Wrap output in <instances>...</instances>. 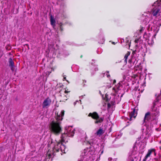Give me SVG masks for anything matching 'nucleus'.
Here are the masks:
<instances>
[{"label":"nucleus","instance_id":"obj_1","mask_svg":"<svg viewBox=\"0 0 161 161\" xmlns=\"http://www.w3.org/2000/svg\"><path fill=\"white\" fill-rule=\"evenodd\" d=\"M74 129L71 126H68L65 127V132L61 136V140L55 144L53 150L51 151L49 150L48 151L47 153L48 158H50L52 157L53 156L55 155L54 153L55 152L60 151L62 153H65L66 147L63 144L62 142H67L68 137H72L74 135Z\"/></svg>","mask_w":161,"mask_h":161},{"label":"nucleus","instance_id":"obj_2","mask_svg":"<svg viewBox=\"0 0 161 161\" xmlns=\"http://www.w3.org/2000/svg\"><path fill=\"white\" fill-rule=\"evenodd\" d=\"M64 113V110H62L59 115L58 114L56 118V120L53 121L50 124L49 128L50 131L56 135L59 134L62 131L61 121L63 119Z\"/></svg>","mask_w":161,"mask_h":161},{"label":"nucleus","instance_id":"obj_3","mask_svg":"<svg viewBox=\"0 0 161 161\" xmlns=\"http://www.w3.org/2000/svg\"><path fill=\"white\" fill-rule=\"evenodd\" d=\"M131 80L130 78L128 75H124L122 80L120 81L115 88L113 87V90L115 93H112V95L114 96V99H117V94H120V91L128 89L129 86V82Z\"/></svg>","mask_w":161,"mask_h":161},{"label":"nucleus","instance_id":"obj_4","mask_svg":"<svg viewBox=\"0 0 161 161\" xmlns=\"http://www.w3.org/2000/svg\"><path fill=\"white\" fill-rule=\"evenodd\" d=\"M85 149L82 152L80 155V159L79 161H99L100 156L98 158V156L92 155L90 152V150L88 148Z\"/></svg>","mask_w":161,"mask_h":161},{"label":"nucleus","instance_id":"obj_5","mask_svg":"<svg viewBox=\"0 0 161 161\" xmlns=\"http://www.w3.org/2000/svg\"><path fill=\"white\" fill-rule=\"evenodd\" d=\"M150 118V113L149 112L146 113L145 115L143 120H142V124L144 126L143 128H142V138L144 139H147L149 137L150 133H149L150 130L149 128H147L146 126L147 122L149 120Z\"/></svg>","mask_w":161,"mask_h":161},{"label":"nucleus","instance_id":"obj_6","mask_svg":"<svg viewBox=\"0 0 161 161\" xmlns=\"http://www.w3.org/2000/svg\"><path fill=\"white\" fill-rule=\"evenodd\" d=\"M161 96H158L153 103V105L151 108V115L154 117H158L159 115V108H161Z\"/></svg>","mask_w":161,"mask_h":161},{"label":"nucleus","instance_id":"obj_7","mask_svg":"<svg viewBox=\"0 0 161 161\" xmlns=\"http://www.w3.org/2000/svg\"><path fill=\"white\" fill-rule=\"evenodd\" d=\"M151 16L157 17L161 16V0H157L152 5L150 12Z\"/></svg>","mask_w":161,"mask_h":161},{"label":"nucleus","instance_id":"obj_8","mask_svg":"<svg viewBox=\"0 0 161 161\" xmlns=\"http://www.w3.org/2000/svg\"><path fill=\"white\" fill-rule=\"evenodd\" d=\"M159 22L154 21L151 24L148 25V28L152 31H153L155 33L158 32L159 30Z\"/></svg>","mask_w":161,"mask_h":161},{"label":"nucleus","instance_id":"obj_9","mask_svg":"<svg viewBox=\"0 0 161 161\" xmlns=\"http://www.w3.org/2000/svg\"><path fill=\"white\" fill-rule=\"evenodd\" d=\"M89 116L91 117L93 119H96L95 121V124L101 123L103 121L102 118H99L98 114L96 112L92 113H90L88 114Z\"/></svg>","mask_w":161,"mask_h":161},{"label":"nucleus","instance_id":"obj_10","mask_svg":"<svg viewBox=\"0 0 161 161\" xmlns=\"http://www.w3.org/2000/svg\"><path fill=\"white\" fill-rule=\"evenodd\" d=\"M137 156V152L135 150H133L131 153L128 158L127 161H134L135 159H136Z\"/></svg>","mask_w":161,"mask_h":161},{"label":"nucleus","instance_id":"obj_11","mask_svg":"<svg viewBox=\"0 0 161 161\" xmlns=\"http://www.w3.org/2000/svg\"><path fill=\"white\" fill-rule=\"evenodd\" d=\"M51 103V99L49 97L45 99L42 103L43 108H47L50 105Z\"/></svg>","mask_w":161,"mask_h":161},{"label":"nucleus","instance_id":"obj_12","mask_svg":"<svg viewBox=\"0 0 161 161\" xmlns=\"http://www.w3.org/2000/svg\"><path fill=\"white\" fill-rule=\"evenodd\" d=\"M123 94H122L120 95V97L118 94H117V99H114V96L112 95L111 97H110V99H111V101L113 103H118L121 100V97L123 96Z\"/></svg>","mask_w":161,"mask_h":161},{"label":"nucleus","instance_id":"obj_13","mask_svg":"<svg viewBox=\"0 0 161 161\" xmlns=\"http://www.w3.org/2000/svg\"><path fill=\"white\" fill-rule=\"evenodd\" d=\"M59 46L57 44H55L53 43L49 44L48 45L49 50L55 52L58 49Z\"/></svg>","mask_w":161,"mask_h":161},{"label":"nucleus","instance_id":"obj_14","mask_svg":"<svg viewBox=\"0 0 161 161\" xmlns=\"http://www.w3.org/2000/svg\"><path fill=\"white\" fill-rule=\"evenodd\" d=\"M136 115L137 113L136 112L135 109H134L131 112L129 113V117L128 118V119L130 121H131L135 119Z\"/></svg>","mask_w":161,"mask_h":161},{"label":"nucleus","instance_id":"obj_15","mask_svg":"<svg viewBox=\"0 0 161 161\" xmlns=\"http://www.w3.org/2000/svg\"><path fill=\"white\" fill-rule=\"evenodd\" d=\"M155 150L154 149L152 148L148 150L147 153L144 158L145 160L146 161L147 159L151 156V155L153 153H155Z\"/></svg>","mask_w":161,"mask_h":161},{"label":"nucleus","instance_id":"obj_16","mask_svg":"<svg viewBox=\"0 0 161 161\" xmlns=\"http://www.w3.org/2000/svg\"><path fill=\"white\" fill-rule=\"evenodd\" d=\"M145 29V28L143 27H141L140 29V30H137L135 33V36L136 37L137 35L139 36L141 34Z\"/></svg>","mask_w":161,"mask_h":161},{"label":"nucleus","instance_id":"obj_17","mask_svg":"<svg viewBox=\"0 0 161 161\" xmlns=\"http://www.w3.org/2000/svg\"><path fill=\"white\" fill-rule=\"evenodd\" d=\"M8 62L9 63V66L10 67L11 70L12 71H14V63L12 59L11 58H9Z\"/></svg>","mask_w":161,"mask_h":161},{"label":"nucleus","instance_id":"obj_18","mask_svg":"<svg viewBox=\"0 0 161 161\" xmlns=\"http://www.w3.org/2000/svg\"><path fill=\"white\" fill-rule=\"evenodd\" d=\"M104 132V131L102 129L100 128L95 134V135L100 136Z\"/></svg>","mask_w":161,"mask_h":161},{"label":"nucleus","instance_id":"obj_19","mask_svg":"<svg viewBox=\"0 0 161 161\" xmlns=\"http://www.w3.org/2000/svg\"><path fill=\"white\" fill-rule=\"evenodd\" d=\"M93 144L94 142H92V141L91 140L87 142L84 141L83 143V145L86 144L87 146L89 145V147L90 148H91V146H92L93 145Z\"/></svg>","mask_w":161,"mask_h":161},{"label":"nucleus","instance_id":"obj_20","mask_svg":"<svg viewBox=\"0 0 161 161\" xmlns=\"http://www.w3.org/2000/svg\"><path fill=\"white\" fill-rule=\"evenodd\" d=\"M101 75L103 77H105L106 76L108 78H109L110 77V75L109 74V72L108 71H107L106 72L102 73Z\"/></svg>","mask_w":161,"mask_h":161},{"label":"nucleus","instance_id":"obj_21","mask_svg":"<svg viewBox=\"0 0 161 161\" xmlns=\"http://www.w3.org/2000/svg\"><path fill=\"white\" fill-rule=\"evenodd\" d=\"M135 42L136 43L141 44L143 42L142 40L141 39L140 37L138 39H136L135 40Z\"/></svg>","mask_w":161,"mask_h":161},{"label":"nucleus","instance_id":"obj_22","mask_svg":"<svg viewBox=\"0 0 161 161\" xmlns=\"http://www.w3.org/2000/svg\"><path fill=\"white\" fill-rule=\"evenodd\" d=\"M130 53L128 52L127 53L125 54L124 57L125 61L126 63L127 60L129 56L130 55Z\"/></svg>","mask_w":161,"mask_h":161},{"label":"nucleus","instance_id":"obj_23","mask_svg":"<svg viewBox=\"0 0 161 161\" xmlns=\"http://www.w3.org/2000/svg\"><path fill=\"white\" fill-rule=\"evenodd\" d=\"M147 42H148V44L150 45H152L154 43L153 41L152 40V38H151V41L149 39Z\"/></svg>","mask_w":161,"mask_h":161},{"label":"nucleus","instance_id":"obj_24","mask_svg":"<svg viewBox=\"0 0 161 161\" xmlns=\"http://www.w3.org/2000/svg\"><path fill=\"white\" fill-rule=\"evenodd\" d=\"M55 21L54 19L51 18V25H53L55 24Z\"/></svg>","mask_w":161,"mask_h":161},{"label":"nucleus","instance_id":"obj_25","mask_svg":"<svg viewBox=\"0 0 161 161\" xmlns=\"http://www.w3.org/2000/svg\"><path fill=\"white\" fill-rule=\"evenodd\" d=\"M126 43L127 44H128L130 46L129 43H130V42L129 41V40H128V38H126L125 39Z\"/></svg>","mask_w":161,"mask_h":161},{"label":"nucleus","instance_id":"obj_26","mask_svg":"<svg viewBox=\"0 0 161 161\" xmlns=\"http://www.w3.org/2000/svg\"><path fill=\"white\" fill-rule=\"evenodd\" d=\"M108 95L107 94H106L105 95V97L107 98V100H109V98L108 97Z\"/></svg>","mask_w":161,"mask_h":161},{"label":"nucleus","instance_id":"obj_27","mask_svg":"<svg viewBox=\"0 0 161 161\" xmlns=\"http://www.w3.org/2000/svg\"><path fill=\"white\" fill-rule=\"evenodd\" d=\"M69 92V91H67V90H65V91L64 92H65V93H68V92Z\"/></svg>","mask_w":161,"mask_h":161},{"label":"nucleus","instance_id":"obj_28","mask_svg":"<svg viewBox=\"0 0 161 161\" xmlns=\"http://www.w3.org/2000/svg\"><path fill=\"white\" fill-rule=\"evenodd\" d=\"M98 70V69L96 67L95 68V71H97Z\"/></svg>","mask_w":161,"mask_h":161},{"label":"nucleus","instance_id":"obj_29","mask_svg":"<svg viewBox=\"0 0 161 161\" xmlns=\"http://www.w3.org/2000/svg\"><path fill=\"white\" fill-rule=\"evenodd\" d=\"M115 82H116V80H113V84H114L115 83Z\"/></svg>","mask_w":161,"mask_h":161},{"label":"nucleus","instance_id":"obj_30","mask_svg":"<svg viewBox=\"0 0 161 161\" xmlns=\"http://www.w3.org/2000/svg\"><path fill=\"white\" fill-rule=\"evenodd\" d=\"M103 150L101 152V154H100V155L101 154H103Z\"/></svg>","mask_w":161,"mask_h":161},{"label":"nucleus","instance_id":"obj_31","mask_svg":"<svg viewBox=\"0 0 161 161\" xmlns=\"http://www.w3.org/2000/svg\"><path fill=\"white\" fill-rule=\"evenodd\" d=\"M77 101H76V102H75L74 103V105H75V104H76V102H77Z\"/></svg>","mask_w":161,"mask_h":161},{"label":"nucleus","instance_id":"obj_32","mask_svg":"<svg viewBox=\"0 0 161 161\" xmlns=\"http://www.w3.org/2000/svg\"><path fill=\"white\" fill-rule=\"evenodd\" d=\"M146 19H147V21H149V20L148 19H147V18H146Z\"/></svg>","mask_w":161,"mask_h":161},{"label":"nucleus","instance_id":"obj_33","mask_svg":"<svg viewBox=\"0 0 161 161\" xmlns=\"http://www.w3.org/2000/svg\"><path fill=\"white\" fill-rule=\"evenodd\" d=\"M80 141H81L82 142H83V140H82V139H81Z\"/></svg>","mask_w":161,"mask_h":161},{"label":"nucleus","instance_id":"obj_34","mask_svg":"<svg viewBox=\"0 0 161 161\" xmlns=\"http://www.w3.org/2000/svg\"><path fill=\"white\" fill-rule=\"evenodd\" d=\"M64 79L65 80V79H66V77H64Z\"/></svg>","mask_w":161,"mask_h":161},{"label":"nucleus","instance_id":"obj_35","mask_svg":"<svg viewBox=\"0 0 161 161\" xmlns=\"http://www.w3.org/2000/svg\"><path fill=\"white\" fill-rule=\"evenodd\" d=\"M142 161H146V160L143 159Z\"/></svg>","mask_w":161,"mask_h":161},{"label":"nucleus","instance_id":"obj_36","mask_svg":"<svg viewBox=\"0 0 161 161\" xmlns=\"http://www.w3.org/2000/svg\"><path fill=\"white\" fill-rule=\"evenodd\" d=\"M159 148H160V149L161 150V146L159 147Z\"/></svg>","mask_w":161,"mask_h":161},{"label":"nucleus","instance_id":"obj_37","mask_svg":"<svg viewBox=\"0 0 161 161\" xmlns=\"http://www.w3.org/2000/svg\"><path fill=\"white\" fill-rule=\"evenodd\" d=\"M112 43H113L114 44H115V43L114 42H113Z\"/></svg>","mask_w":161,"mask_h":161},{"label":"nucleus","instance_id":"obj_38","mask_svg":"<svg viewBox=\"0 0 161 161\" xmlns=\"http://www.w3.org/2000/svg\"><path fill=\"white\" fill-rule=\"evenodd\" d=\"M159 143L161 144V140L159 142Z\"/></svg>","mask_w":161,"mask_h":161},{"label":"nucleus","instance_id":"obj_39","mask_svg":"<svg viewBox=\"0 0 161 161\" xmlns=\"http://www.w3.org/2000/svg\"><path fill=\"white\" fill-rule=\"evenodd\" d=\"M110 159V160H111V158H108V160H109Z\"/></svg>","mask_w":161,"mask_h":161},{"label":"nucleus","instance_id":"obj_40","mask_svg":"<svg viewBox=\"0 0 161 161\" xmlns=\"http://www.w3.org/2000/svg\"><path fill=\"white\" fill-rule=\"evenodd\" d=\"M48 73H49V74L51 73V72H48Z\"/></svg>","mask_w":161,"mask_h":161},{"label":"nucleus","instance_id":"obj_41","mask_svg":"<svg viewBox=\"0 0 161 161\" xmlns=\"http://www.w3.org/2000/svg\"><path fill=\"white\" fill-rule=\"evenodd\" d=\"M60 153L61 154V155H62V153Z\"/></svg>","mask_w":161,"mask_h":161}]
</instances>
